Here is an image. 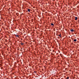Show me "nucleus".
<instances>
[{
  "instance_id": "obj_1",
  "label": "nucleus",
  "mask_w": 79,
  "mask_h": 79,
  "mask_svg": "<svg viewBox=\"0 0 79 79\" xmlns=\"http://www.w3.org/2000/svg\"><path fill=\"white\" fill-rule=\"evenodd\" d=\"M77 17H75V20H76V21H77Z\"/></svg>"
},
{
  "instance_id": "obj_2",
  "label": "nucleus",
  "mask_w": 79,
  "mask_h": 79,
  "mask_svg": "<svg viewBox=\"0 0 79 79\" xmlns=\"http://www.w3.org/2000/svg\"><path fill=\"white\" fill-rule=\"evenodd\" d=\"M70 31L71 32H73L74 31V30H73V29H71V30H70Z\"/></svg>"
},
{
  "instance_id": "obj_3",
  "label": "nucleus",
  "mask_w": 79,
  "mask_h": 79,
  "mask_svg": "<svg viewBox=\"0 0 79 79\" xmlns=\"http://www.w3.org/2000/svg\"><path fill=\"white\" fill-rule=\"evenodd\" d=\"M73 41L74 42H76V41H77V40L76 39L74 40Z\"/></svg>"
},
{
  "instance_id": "obj_4",
  "label": "nucleus",
  "mask_w": 79,
  "mask_h": 79,
  "mask_svg": "<svg viewBox=\"0 0 79 79\" xmlns=\"http://www.w3.org/2000/svg\"><path fill=\"white\" fill-rule=\"evenodd\" d=\"M51 26H54V24H53V23H52L51 24Z\"/></svg>"
},
{
  "instance_id": "obj_5",
  "label": "nucleus",
  "mask_w": 79,
  "mask_h": 79,
  "mask_svg": "<svg viewBox=\"0 0 79 79\" xmlns=\"http://www.w3.org/2000/svg\"><path fill=\"white\" fill-rule=\"evenodd\" d=\"M27 11H28L29 12H30V9H28Z\"/></svg>"
},
{
  "instance_id": "obj_6",
  "label": "nucleus",
  "mask_w": 79,
  "mask_h": 79,
  "mask_svg": "<svg viewBox=\"0 0 79 79\" xmlns=\"http://www.w3.org/2000/svg\"><path fill=\"white\" fill-rule=\"evenodd\" d=\"M59 35V36H60V37H61V34H60L59 35Z\"/></svg>"
},
{
  "instance_id": "obj_7",
  "label": "nucleus",
  "mask_w": 79,
  "mask_h": 79,
  "mask_svg": "<svg viewBox=\"0 0 79 79\" xmlns=\"http://www.w3.org/2000/svg\"><path fill=\"white\" fill-rule=\"evenodd\" d=\"M16 37H19V36H18V35H15Z\"/></svg>"
},
{
  "instance_id": "obj_8",
  "label": "nucleus",
  "mask_w": 79,
  "mask_h": 79,
  "mask_svg": "<svg viewBox=\"0 0 79 79\" xmlns=\"http://www.w3.org/2000/svg\"><path fill=\"white\" fill-rule=\"evenodd\" d=\"M66 79H69V77H67Z\"/></svg>"
},
{
  "instance_id": "obj_9",
  "label": "nucleus",
  "mask_w": 79,
  "mask_h": 79,
  "mask_svg": "<svg viewBox=\"0 0 79 79\" xmlns=\"http://www.w3.org/2000/svg\"><path fill=\"white\" fill-rule=\"evenodd\" d=\"M21 44V45H23V43H22Z\"/></svg>"
},
{
  "instance_id": "obj_10",
  "label": "nucleus",
  "mask_w": 79,
  "mask_h": 79,
  "mask_svg": "<svg viewBox=\"0 0 79 79\" xmlns=\"http://www.w3.org/2000/svg\"><path fill=\"white\" fill-rule=\"evenodd\" d=\"M78 23H79V22H78Z\"/></svg>"
}]
</instances>
